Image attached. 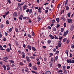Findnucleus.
I'll return each instance as SVG.
<instances>
[{
    "mask_svg": "<svg viewBox=\"0 0 74 74\" xmlns=\"http://www.w3.org/2000/svg\"><path fill=\"white\" fill-rule=\"evenodd\" d=\"M26 58L27 60V62H28V63L30 62L31 60H30V58H29V57H28V56H27L26 57Z\"/></svg>",
    "mask_w": 74,
    "mask_h": 74,
    "instance_id": "f257e3e1",
    "label": "nucleus"
},
{
    "mask_svg": "<svg viewBox=\"0 0 74 74\" xmlns=\"http://www.w3.org/2000/svg\"><path fill=\"white\" fill-rule=\"evenodd\" d=\"M68 33H69V30H67L66 32H65L64 33V36H66L68 34Z\"/></svg>",
    "mask_w": 74,
    "mask_h": 74,
    "instance_id": "f03ea898",
    "label": "nucleus"
},
{
    "mask_svg": "<svg viewBox=\"0 0 74 74\" xmlns=\"http://www.w3.org/2000/svg\"><path fill=\"white\" fill-rule=\"evenodd\" d=\"M25 72H26L27 73H29V69H28V68L26 67H25Z\"/></svg>",
    "mask_w": 74,
    "mask_h": 74,
    "instance_id": "7ed1b4c3",
    "label": "nucleus"
},
{
    "mask_svg": "<svg viewBox=\"0 0 74 74\" xmlns=\"http://www.w3.org/2000/svg\"><path fill=\"white\" fill-rule=\"evenodd\" d=\"M21 53L22 55L23 58H25V53H24V52H22Z\"/></svg>",
    "mask_w": 74,
    "mask_h": 74,
    "instance_id": "20e7f679",
    "label": "nucleus"
},
{
    "mask_svg": "<svg viewBox=\"0 0 74 74\" xmlns=\"http://www.w3.org/2000/svg\"><path fill=\"white\" fill-rule=\"evenodd\" d=\"M13 16L14 17L16 16H18V15H17V14L16 13V12H15L13 13Z\"/></svg>",
    "mask_w": 74,
    "mask_h": 74,
    "instance_id": "39448f33",
    "label": "nucleus"
},
{
    "mask_svg": "<svg viewBox=\"0 0 74 74\" xmlns=\"http://www.w3.org/2000/svg\"><path fill=\"white\" fill-rule=\"evenodd\" d=\"M68 22L69 23H71L72 22V19H69L68 20Z\"/></svg>",
    "mask_w": 74,
    "mask_h": 74,
    "instance_id": "423d86ee",
    "label": "nucleus"
},
{
    "mask_svg": "<svg viewBox=\"0 0 74 74\" xmlns=\"http://www.w3.org/2000/svg\"><path fill=\"white\" fill-rule=\"evenodd\" d=\"M67 62L68 63H71V59L67 60Z\"/></svg>",
    "mask_w": 74,
    "mask_h": 74,
    "instance_id": "0eeeda50",
    "label": "nucleus"
},
{
    "mask_svg": "<svg viewBox=\"0 0 74 74\" xmlns=\"http://www.w3.org/2000/svg\"><path fill=\"white\" fill-rule=\"evenodd\" d=\"M22 18H23V15H22V14L19 17V19H20L21 21H22Z\"/></svg>",
    "mask_w": 74,
    "mask_h": 74,
    "instance_id": "6e6552de",
    "label": "nucleus"
},
{
    "mask_svg": "<svg viewBox=\"0 0 74 74\" xmlns=\"http://www.w3.org/2000/svg\"><path fill=\"white\" fill-rule=\"evenodd\" d=\"M32 69L33 70H37V68H36V66H33L32 67Z\"/></svg>",
    "mask_w": 74,
    "mask_h": 74,
    "instance_id": "1a4fd4ad",
    "label": "nucleus"
},
{
    "mask_svg": "<svg viewBox=\"0 0 74 74\" xmlns=\"http://www.w3.org/2000/svg\"><path fill=\"white\" fill-rule=\"evenodd\" d=\"M50 60L52 63H53V62H54V59H53V58H51L50 59Z\"/></svg>",
    "mask_w": 74,
    "mask_h": 74,
    "instance_id": "9d476101",
    "label": "nucleus"
},
{
    "mask_svg": "<svg viewBox=\"0 0 74 74\" xmlns=\"http://www.w3.org/2000/svg\"><path fill=\"white\" fill-rule=\"evenodd\" d=\"M49 37H51V39H53L54 38V36H53L52 35L50 34L49 35Z\"/></svg>",
    "mask_w": 74,
    "mask_h": 74,
    "instance_id": "9b49d317",
    "label": "nucleus"
},
{
    "mask_svg": "<svg viewBox=\"0 0 74 74\" xmlns=\"http://www.w3.org/2000/svg\"><path fill=\"white\" fill-rule=\"evenodd\" d=\"M74 25H72L71 28V31H72V30H73V29H74Z\"/></svg>",
    "mask_w": 74,
    "mask_h": 74,
    "instance_id": "f8f14e48",
    "label": "nucleus"
},
{
    "mask_svg": "<svg viewBox=\"0 0 74 74\" xmlns=\"http://www.w3.org/2000/svg\"><path fill=\"white\" fill-rule=\"evenodd\" d=\"M27 47L28 48V49H29L30 50H31V49H32V47H31V46L29 45H28L27 46Z\"/></svg>",
    "mask_w": 74,
    "mask_h": 74,
    "instance_id": "ddd939ff",
    "label": "nucleus"
},
{
    "mask_svg": "<svg viewBox=\"0 0 74 74\" xmlns=\"http://www.w3.org/2000/svg\"><path fill=\"white\" fill-rule=\"evenodd\" d=\"M62 45V43H58V46L59 47H60Z\"/></svg>",
    "mask_w": 74,
    "mask_h": 74,
    "instance_id": "4468645a",
    "label": "nucleus"
},
{
    "mask_svg": "<svg viewBox=\"0 0 74 74\" xmlns=\"http://www.w3.org/2000/svg\"><path fill=\"white\" fill-rule=\"evenodd\" d=\"M23 8H23V10H25L26 9V8H27V5H25L23 7Z\"/></svg>",
    "mask_w": 74,
    "mask_h": 74,
    "instance_id": "2eb2a0df",
    "label": "nucleus"
},
{
    "mask_svg": "<svg viewBox=\"0 0 74 74\" xmlns=\"http://www.w3.org/2000/svg\"><path fill=\"white\" fill-rule=\"evenodd\" d=\"M32 9H30L29 10V14H32Z\"/></svg>",
    "mask_w": 74,
    "mask_h": 74,
    "instance_id": "dca6fc26",
    "label": "nucleus"
},
{
    "mask_svg": "<svg viewBox=\"0 0 74 74\" xmlns=\"http://www.w3.org/2000/svg\"><path fill=\"white\" fill-rule=\"evenodd\" d=\"M0 50H3V51H5V49H4L3 47H2V46H1L0 47Z\"/></svg>",
    "mask_w": 74,
    "mask_h": 74,
    "instance_id": "f3484780",
    "label": "nucleus"
},
{
    "mask_svg": "<svg viewBox=\"0 0 74 74\" xmlns=\"http://www.w3.org/2000/svg\"><path fill=\"white\" fill-rule=\"evenodd\" d=\"M2 59L3 60H7V59H8V58L7 57H5V58H3Z\"/></svg>",
    "mask_w": 74,
    "mask_h": 74,
    "instance_id": "a211bd4d",
    "label": "nucleus"
},
{
    "mask_svg": "<svg viewBox=\"0 0 74 74\" xmlns=\"http://www.w3.org/2000/svg\"><path fill=\"white\" fill-rule=\"evenodd\" d=\"M38 12H40V13L41 12V8H38Z\"/></svg>",
    "mask_w": 74,
    "mask_h": 74,
    "instance_id": "6ab92c4d",
    "label": "nucleus"
},
{
    "mask_svg": "<svg viewBox=\"0 0 74 74\" xmlns=\"http://www.w3.org/2000/svg\"><path fill=\"white\" fill-rule=\"evenodd\" d=\"M19 64L20 66H23V65H24L25 64H24L22 62H20Z\"/></svg>",
    "mask_w": 74,
    "mask_h": 74,
    "instance_id": "aec40b11",
    "label": "nucleus"
},
{
    "mask_svg": "<svg viewBox=\"0 0 74 74\" xmlns=\"http://www.w3.org/2000/svg\"><path fill=\"white\" fill-rule=\"evenodd\" d=\"M38 22H40V20H41V18L40 17H38Z\"/></svg>",
    "mask_w": 74,
    "mask_h": 74,
    "instance_id": "412c9836",
    "label": "nucleus"
},
{
    "mask_svg": "<svg viewBox=\"0 0 74 74\" xmlns=\"http://www.w3.org/2000/svg\"><path fill=\"white\" fill-rule=\"evenodd\" d=\"M32 49L34 51H36V48L34 47H32Z\"/></svg>",
    "mask_w": 74,
    "mask_h": 74,
    "instance_id": "4be33fe9",
    "label": "nucleus"
},
{
    "mask_svg": "<svg viewBox=\"0 0 74 74\" xmlns=\"http://www.w3.org/2000/svg\"><path fill=\"white\" fill-rule=\"evenodd\" d=\"M4 27V25L3 24H1L0 26V28L3 29Z\"/></svg>",
    "mask_w": 74,
    "mask_h": 74,
    "instance_id": "5701e85b",
    "label": "nucleus"
},
{
    "mask_svg": "<svg viewBox=\"0 0 74 74\" xmlns=\"http://www.w3.org/2000/svg\"><path fill=\"white\" fill-rule=\"evenodd\" d=\"M71 48H72V49H74V45H73V44H71Z\"/></svg>",
    "mask_w": 74,
    "mask_h": 74,
    "instance_id": "b1692460",
    "label": "nucleus"
},
{
    "mask_svg": "<svg viewBox=\"0 0 74 74\" xmlns=\"http://www.w3.org/2000/svg\"><path fill=\"white\" fill-rule=\"evenodd\" d=\"M18 7H19V8H21V4H20V3H18Z\"/></svg>",
    "mask_w": 74,
    "mask_h": 74,
    "instance_id": "393cba45",
    "label": "nucleus"
},
{
    "mask_svg": "<svg viewBox=\"0 0 74 74\" xmlns=\"http://www.w3.org/2000/svg\"><path fill=\"white\" fill-rule=\"evenodd\" d=\"M64 32V28H62L61 29V32L62 33H63Z\"/></svg>",
    "mask_w": 74,
    "mask_h": 74,
    "instance_id": "a878e982",
    "label": "nucleus"
},
{
    "mask_svg": "<svg viewBox=\"0 0 74 74\" xmlns=\"http://www.w3.org/2000/svg\"><path fill=\"white\" fill-rule=\"evenodd\" d=\"M57 66L58 68H60V67H61V64H58L57 65Z\"/></svg>",
    "mask_w": 74,
    "mask_h": 74,
    "instance_id": "bb28decb",
    "label": "nucleus"
},
{
    "mask_svg": "<svg viewBox=\"0 0 74 74\" xmlns=\"http://www.w3.org/2000/svg\"><path fill=\"white\" fill-rule=\"evenodd\" d=\"M63 70H65V69H66V66L64 65L62 67Z\"/></svg>",
    "mask_w": 74,
    "mask_h": 74,
    "instance_id": "cd10ccee",
    "label": "nucleus"
},
{
    "mask_svg": "<svg viewBox=\"0 0 74 74\" xmlns=\"http://www.w3.org/2000/svg\"><path fill=\"white\" fill-rule=\"evenodd\" d=\"M58 56H57L56 57H55V60H56V61L58 60Z\"/></svg>",
    "mask_w": 74,
    "mask_h": 74,
    "instance_id": "c85d7f7f",
    "label": "nucleus"
},
{
    "mask_svg": "<svg viewBox=\"0 0 74 74\" xmlns=\"http://www.w3.org/2000/svg\"><path fill=\"white\" fill-rule=\"evenodd\" d=\"M51 41H51V40H49L47 41V43L48 44H50V43H51Z\"/></svg>",
    "mask_w": 74,
    "mask_h": 74,
    "instance_id": "c756f323",
    "label": "nucleus"
},
{
    "mask_svg": "<svg viewBox=\"0 0 74 74\" xmlns=\"http://www.w3.org/2000/svg\"><path fill=\"white\" fill-rule=\"evenodd\" d=\"M27 36H28V37H29V38H32L31 35H30L29 34H27Z\"/></svg>",
    "mask_w": 74,
    "mask_h": 74,
    "instance_id": "7c9ffc66",
    "label": "nucleus"
},
{
    "mask_svg": "<svg viewBox=\"0 0 74 74\" xmlns=\"http://www.w3.org/2000/svg\"><path fill=\"white\" fill-rule=\"evenodd\" d=\"M66 10H67V11H68V10H69V6H68V5L66 6Z\"/></svg>",
    "mask_w": 74,
    "mask_h": 74,
    "instance_id": "2f4dec72",
    "label": "nucleus"
},
{
    "mask_svg": "<svg viewBox=\"0 0 74 74\" xmlns=\"http://www.w3.org/2000/svg\"><path fill=\"white\" fill-rule=\"evenodd\" d=\"M32 73H34V74H37V73L35 72L34 71H32Z\"/></svg>",
    "mask_w": 74,
    "mask_h": 74,
    "instance_id": "473e14b6",
    "label": "nucleus"
},
{
    "mask_svg": "<svg viewBox=\"0 0 74 74\" xmlns=\"http://www.w3.org/2000/svg\"><path fill=\"white\" fill-rule=\"evenodd\" d=\"M63 72V71L61 69L59 70L58 71V73H62Z\"/></svg>",
    "mask_w": 74,
    "mask_h": 74,
    "instance_id": "72a5a7b5",
    "label": "nucleus"
},
{
    "mask_svg": "<svg viewBox=\"0 0 74 74\" xmlns=\"http://www.w3.org/2000/svg\"><path fill=\"white\" fill-rule=\"evenodd\" d=\"M49 73H50V71H46L45 72V74H49Z\"/></svg>",
    "mask_w": 74,
    "mask_h": 74,
    "instance_id": "f704fd0d",
    "label": "nucleus"
},
{
    "mask_svg": "<svg viewBox=\"0 0 74 74\" xmlns=\"http://www.w3.org/2000/svg\"><path fill=\"white\" fill-rule=\"evenodd\" d=\"M68 0H66V1H65V5L66 7V5H67V2H68Z\"/></svg>",
    "mask_w": 74,
    "mask_h": 74,
    "instance_id": "c9c22d12",
    "label": "nucleus"
},
{
    "mask_svg": "<svg viewBox=\"0 0 74 74\" xmlns=\"http://www.w3.org/2000/svg\"><path fill=\"white\" fill-rule=\"evenodd\" d=\"M15 39H16V37H15V35H14L13 37V40H15Z\"/></svg>",
    "mask_w": 74,
    "mask_h": 74,
    "instance_id": "e433bc0d",
    "label": "nucleus"
},
{
    "mask_svg": "<svg viewBox=\"0 0 74 74\" xmlns=\"http://www.w3.org/2000/svg\"><path fill=\"white\" fill-rule=\"evenodd\" d=\"M9 61L10 63H14V61L12 60H10Z\"/></svg>",
    "mask_w": 74,
    "mask_h": 74,
    "instance_id": "4c0bfd02",
    "label": "nucleus"
},
{
    "mask_svg": "<svg viewBox=\"0 0 74 74\" xmlns=\"http://www.w3.org/2000/svg\"><path fill=\"white\" fill-rule=\"evenodd\" d=\"M3 67L4 70H6L7 69V68L6 67V66H5V65H3Z\"/></svg>",
    "mask_w": 74,
    "mask_h": 74,
    "instance_id": "58836bf2",
    "label": "nucleus"
},
{
    "mask_svg": "<svg viewBox=\"0 0 74 74\" xmlns=\"http://www.w3.org/2000/svg\"><path fill=\"white\" fill-rule=\"evenodd\" d=\"M67 41V38H65L63 40V42H66Z\"/></svg>",
    "mask_w": 74,
    "mask_h": 74,
    "instance_id": "ea45409f",
    "label": "nucleus"
},
{
    "mask_svg": "<svg viewBox=\"0 0 74 74\" xmlns=\"http://www.w3.org/2000/svg\"><path fill=\"white\" fill-rule=\"evenodd\" d=\"M60 19H59V18H56V21H57V22H59V20H60Z\"/></svg>",
    "mask_w": 74,
    "mask_h": 74,
    "instance_id": "a19ab883",
    "label": "nucleus"
},
{
    "mask_svg": "<svg viewBox=\"0 0 74 74\" xmlns=\"http://www.w3.org/2000/svg\"><path fill=\"white\" fill-rule=\"evenodd\" d=\"M15 31L16 32V33L18 32V29L17 28L15 29Z\"/></svg>",
    "mask_w": 74,
    "mask_h": 74,
    "instance_id": "79ce46f5",
    "label": "nucleus"
},
{
    "mask_svg": "<svg viewBox=\"0 0 74 74\" xmlns=\"http://www.w3.org/2000/svg\"><path fill=\"white\" fill-rule=\"evenodd\" d=\"M6 51L7 52H10V49L9 48H8L6 49Z\"/></svg>",
    "mask_w": 74,
    "mask_h": 74,
    "instance_id": "37998d69",
    "label": "nucleus"
},
{
    "mask_svg": "<svg viewBox=\"0 0 74 74\" xmlns=\"http://www.w3.org/2000/svg\"><path fill=\"white\" fill-rule=\"evenodd\" d=\"M45 14H47V13H48V10H45Z\"/></svg>",
    "mask_w": 74,
    "mask_h": 74,
    "instance_id": "c03bdc74",
    "label": "nucleus"
},
{
    "mask_svg": "<svg viewBox=\"0 0 74 74\" xmlns=\"http://www.w3.org/2000/svg\"><path fill=\"white\" fill-rule=\"evenodd\" d=\"M53 31L55 32V31H56V28L55 27H53Z\"/></svg>",
    "mask_w": 74,
    "mask_h": 74,
    "instance_id": "a18cd8bd",
    "label": "nucleus"
},
{
    "mask_svg": "<svg viewBox=\"0 0 74 74\" xmlns=\"http://www.w3.org/2000/svg\"><path fill=\"white\" fill-rule=\"evenodd\" d=\"M68 51L66 50L65 51V53L66 54L67 56H68Z\"/></svg>",
    "mask_w": 74,
    "mask_h": 74,
    "instance_id": "49530a36",
    "label": "nucleus"
},
{
    "mask_svg": "<svg viewBox=\"0 0 74 74\" xmlns=\"http://www.w3.org/2000/svg\"><path fill=\"white\" fill-rule=\"evenodd\" d=\"M6 40H7V39H6V38L5 37H4L3 39V41H6Z\"/></svg>",
    "mask_w": 74,
    "mask_h": 74,
    "instance_id": "de8ad7c7",
    "label": "nucleus"
},
{
    "mask_svg": "<svg viewBox=\"0 0 74 74\" xmlns=\"http://www.w3.org/2000/svg\"><path fill=\"white\" fill-rule=\"evenodd\" d=\"M58 53H59V51H56V52L55 54L56 55V54H58Z\"/></svg>",
    "mask_w": 74,
    "mask_h": 74,
    "instance_id": "09e8293b",
    "label": "nucleus"
},
{
    "mask_svg": "<svg viewBox=\"0 0 74 74\" xmlns=\"http://www.w3.org/2000/svg\"><path fill=\"white\" fill-rule=\"evenodd\" d=\"M69 42H70V40H67V41H66V43L69 44Z\"/></svg>",
    "mask_w": 74,
    "mask_h": 74,
    "instance_id": "8fccbe9b",
    "label": "nucleus"
},
{
    "mask_svg": "<svg viewBox=\"0 0 74 74\" xmlns=\"http://www.w3.org/2000/svg\"><path fill=\"white\" fill-rule=\"evenodd\" d=\"M67 16L69 17H70V13H68Z\"/></svg>",
    "mask_w": 74,
    "mask_h": 74,
    "instance_id": "3c124183",
    "label": "nucleus"
},
{
    "mask_svg": "<svg viewBox=\"0 0 74 74\" xmlns=\"http://www.w3.org/2000/svg\"><path fill=\"white\" fill-rule=\"evenodd\" d=\"M7 1L10 4H11V1H10V0H8Z\"/></svg>",
    "mask_w": 74,
    "mask_h": 74,
    "instance_id": "603ef678",
    "label": "nucleus"
},
{
    "mask_svg": "<svg viewBox=\"0 0 74 74\" xmlns=\"http://www.w3.org/2000/svg\"><path fill=\"white\" fill-rule=\"evenodd\" d=\"M54 36H55L54 38L55 39H58V38L56 37V35H54Z\"/></svg>",
    "mask_w": 74,
    "mask_h": 74,
    "instance_id": "864d4df0",
    "label": "nucleus"
},
{
    "mask_svg": "<svg viewBox=\"0 0 74 74\" xmlns=\"http://www.w3.org/2000/svg\"><path fill=\"white\" fill-rule=\"evenodd\" d=\"M53 52H55L56 51V49L55 48H54V49L53 50Z\"/></svg>",
    "mask_w": 74,
    "mask_h": 74,
    "instance_id": "5fc2aeb1",
    "label": "nucleus"
},
{
    "mask_svg": "<svg viewBox=\"0 0 74 74\" xmlns=\"http://www.w3.org/2000/svg\"><path fill=\"white\" fill-rule=\"evenodd\" d=\"M38 65H40V61H38L37 62Z\"/></svg>",
    "mask_w": 74,
    "mask_h": 74,
    "instance_id": "6e6d98bb",
    "label": "nucleus"
},
{
    "mask_svg": "<svg viewBox=\"0 0 74 74\" xmlns=\"http://www.w3.org/2000/svg\"><path fill=\"white\" fill-rule=\"evenodd\" d=\"M6 24H7V25H9V21H8V20L6 21Z\"/></svg>",
    "mask_w": 74,
    "mask_h": 74,
    "instance_id": "4d7b16f0",
    "label": "nucleus"
},
{
    "mask_svg": "<svg viewBox=\"0 0 74 74\" xmlns=\"http://www.w3.org/2000/svg\"><path fill=\"white\" fill-rule=\"evenodd\" d=\"M2 37V34H1V32H0V38H1Z\"/></svg>",
    "mask_w": 74,
    "mask_h": 74,
    "instance_id": "13d9d810",
    "label": "nucleus"
},
{
    "mask_svg": "<svg viewBox=\"0 0 74 74\" xmlns=\"http://www.w3.org/2000/svg\"><path fill=\"white\" fill-rule=\"evenodd\" d=\"M47 28L49 29V30H51V27L49 26H48Z\"/></svg>",
    "mask_w": 74,
    "mask_h": 74,
    "instance_id": "bf43d9fd",
    "label": "nucleus"
},
{
    "mask_svg": "<svg viewBox=\"0 0 74 74\" xmlns=\"http://www.w3.org/2000/svg\"><path fill=\"white\" fill-rule=\"evenodd\" d=\"M27 18L26 17H23V19H26Z\"/></svg>",
    "mask_w": 74,
    "mask_h": 74,
    "instance_id": "052dcab7",
    "label": "nucleus"
},
{
    "mask_svg": "<svg viewBox=\"0 0 74 74\" xmlns=\"http://www.w3.org/2000/svg\"><path fill=\"white\" fill-rule=\"evenodd\" d=\"M49 55L51 56H53V54L52 53H49Z\"/></svg>",
    "mask_w": 74,
    "mask_h": 74,
    "instance_id": "680f3d73",
    "label": "nucleus"
},
{
    "mask_svg": "<svg viewBox=\"0 0 74 74\" xmlns=\"http://www.w3.org/2000/svg\"><path fill=\"white\" fill-rule=\"evenodd\" d=\"M46 9L47 10H48L49 9V7H46Z\"/></svg>",
    "mask_w": 74,
    "mask_h": 74,
    "instance_id": "e2e57ef3",
    "label": "nucleus"
},
{
    "mask_svg": "<svg viewBox=\"0 0 74 74\" xmlns=\"http://www.w3.org/2000/svg\"><path fill=\"white\" fill-rule=\"evenodd\" d=\"M8 73L9 74H11V73H12L11 72V71L9 70L8 71Z\"/></svg>",
    "mask_w": 74,
    "mask_h": 74,
    "instance_id": "0e129e2a",
    "label": "nucleus"
},
{
    "mask_svg": "<svg viewBox=\"0 0 74 74\" xmlns=\"http://www.w3.org/2000/svg\"><path fill=\"white\" fill-rule=\"evenodd\" d=\"M10 12H9V11H8V12H6V13L5 14V15H8V14H9V13Z\"/></svg>",
    "mask_w": 74,
    "mask_h": 74,
    "instance_id": "69168bd1",
    "label": "nucleus"
},
{
    "mask_svg": "<svg viewBox=\"0 0 74 74\" xmlns=\"http://www.w3.org/2000/svg\"><path fill=\"white\" fill-rule=\"evenodd\" d=\"M29 66L30 67H32V64H31L30 63H29Z\"/></svg>",
    "mask_w": 74,
    "mask_h": 74,
    "instance_id": "338daca9",
    "label": "nucleus"
},
{
    "mask_svg": "<svg viewBox=\"0 0 74 74\" xmlns=\"http://www.w3.org/2000/svg\"><path fill=\"white\" fill-rule=\"evenodd\" d=\"M74 63V60H71V63Z\"/></svg>",
    "mask_w": 74,
    "mask_h": 74,
    "instance_id": "774afa93",
    "label": "nucleus"
}]
</instances>
